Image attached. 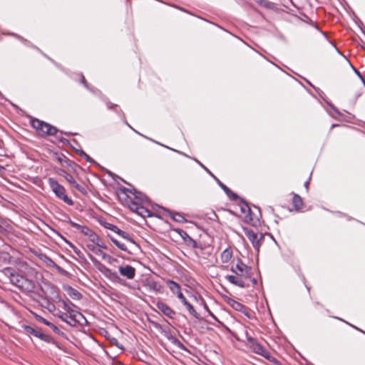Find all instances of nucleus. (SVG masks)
Returning a JSON list of instances; mask_svg holds the SVG:
<instances>
[{
    "instance_id": "obj_1",
    "label": "nucleus",
    "mask_w": 365,
    "mask_h": 365,
    "mask_svg": "<svg viewBox=\"0 0 365 365\" xmlns=\"http://www.w3.org/2000/svg\"><path fill=\"white\" fill-rule=\"evenodd\" d=\"M9 282L24 293L34 292L36 286L38 272L26 262H20L17 270L7 267L0 270Z\"/></svg>"
},
{
    "instance_id": "obj_2",
    "label": "nucleus",
    "mask_w": 365,
    "mask_h": 365,
    "mask_svg": "<svg viewBox=\"0 0 365 365\" xmlns=\"http://www.w3.org/2000/svg\"><path fill=\"white\" fill-rule=\"evenodd\" d=\"M30 122L31 126L36 130L40 135H54L58 132L56 127L37 118H32Z\"/></svg>"
},
{
    "instance_id": "obj_3",
    "label": "nucleus",
    "mask_w": 365,
    "mask_h": 365,
    "mask_svg": "<svg viewBox=\"0 0 365 365\" xmlns=\"http://www.w3.org/2000/svg\"><path fill=\"white\" fill-rule=\"evenodd\" d=\"M48 182L51 190L55 193L57 197L62 200L68 205H73V201L65 193L66 190L63 186L53 178H49Z\"/></svg>"
},
{
    "instance_id": "obj_4",
    "label": "nucleus",
    "mask_w": 365,
    "mask_h": 365,
    "mask_svg": "<svg viewBox=\"0 0 365 365\" xmlns=\"http://www.w3.org/2000/svg\"><path fill=\"white\" fill-rule=\"evenodd\" d=\"M123 193L127 195V192H130V194L134 195V199H132L128 195H127V203L128 205L132 202H137L140 205L147 203L148 200L147 197L141 192L138 191L135 187H132L130 188L123 187L121 189Z\"/></svg>"
},
{
    "instance_id": "obj_5",
    "label": "nucleus",
    "mask_w": 365,
    "mask_h": 365,
    "mask_svg": "<svg viewBox=\"0 0 365 365\" xmlns=\"http://www.w3.org/2000/svg\"><path fill=\"white\" fill-rule=\"evenodd\" d=\"M251 267L245 264L240 259L235 266L231 267V271L243 279L251 278Z\"/></svg>"
},
{
    "instance_id": "obj_6",
    "label": "nucleus",
    "mask_w": 365,
    "mask_h": 365,
    "mask_svg": "<svg viewBox=\"0 0 365 365\" xmlns=\"http://www.w3.org/2000/svg\"><path fill=\"white\" fill-rule=\"evenodd\" d=\"M243 231L245 235L249 239V240L252 242L254 248L257 250H259V248L261 245V241L263 240L262 234H258L255 232L254 230L244 227Z\"/></svg>"
},
{
    "instance_id": "obj_7",
    "label": "nucleus",
    "mask_w": 365,
    "mask_h": 365,
    "mask_svg": "<svg viewBox=\"0 0 365 365\" xmlns=\"http://www.w3.org/2000/svg\"><path fill=\"white\" fill-rule=\"evenodd\" d=\"M83 322H86V319L81 312L75 310L68 312L66 324L76 327L78 324H83Z\"/></svg>"
},
{
    "instance_id": "obj_8",
    "label": "nucleus",
    "mask_w": 365,
    "mask_h": 365,
    "mask_svg": "<svg viewBox=\"0 0 365 365\" xmlns=\"http://www.w3.org/2000/svg\"><path fill=\"white\" fill-rule=\"evenodd\" d=\"M247 341L249 343L250 348L253 352L261 356L267 354V349H265L261 344L259 343L257 339L250 336H247Z\"/></svg>"
},
{
    "instance_id": "obj_9",
    "label": "nucleus",
    "mask_w": 365,
    "mask_h": 365,
    "mask_svg": "<svg viewBox=\"0 0 365 365\" xmlns=\"http://www.w3.org/2000/svg\"><path fill=\"white\" fill-rule=\"evenodd\" d=\"M155 327L160 330V332L166 337L173 344L177 346L179 348H184V345L175 337L174 336L170 330L169 329H163V327L158 324L155 323Z\"/></svg>"
},
{
    "instance_id": "obj_10",
    "label": "nucleus",
    "mask_w": 365,
    "mask_h": 365,
    "mask_svg": "<svg viewBox=\"0 0 365 365\" xmlns=\"http://www.w3.org/2000/svg\"><path fill=\"white\" fill-rule=\"evenodd\" d=\"M238 200H240V206L241 212L244 214L247 213L245 215L246 221L250 222L252 225H255V222L259 220L258 217L256 216L255 219L252 217L251 209L245 200H244L242 198H240V197Z\"/></svg>"
},
{
    "instance_id": "obj_11",
    "label": "nucleus",
    "mask_w": 365,
    "mask_h": 365,
    "mask_svg": "<svg viewBox=\"0 0 365 365\" xmlns=\"http://www.w3.org/2000/svg\"><path fill=\"white\" fill-rule=\"evenodd\" d=\"M103 226L105 228L108 229V230L115 232L119 236H120L122 238L128 240L130 243H132L133 245H136L134 240L130 236V235L128 232H126L123 230H121L116 225H114L108 223V222H105Z\"/></svg>"
},
{
    "instance_id": "obj_12",
    "label": "nucleus",
    "mask_w": 365,
    "mask_h": 365,
    "mask_svg": "<svg viewBox=\"0 0 365 365\" xmlns=\"http://www.w3.org/2000/svg\"><path fill=\"white\" fill-rule=\"evenodd\" d=\"M144 204L140 205L137 202H132L129 205V207L131 210L135 212L143 217H151L152 212L144 207Z\"/></svg>"
},
{
    "instance_id": "obj_13",
    "label": "nucleus",
    "mask_w": 365,
    "mask_h": 365,
    "mask_svg": "<svg viewBox=\"0 0 365 365\" xmlns=\"http://www.w3.org/2000/svg\"><path fill=\"white\" fill-rule=\"evenodd\" d=\"M169 289L173 294H176L177 297L182 302L186 299L185 297L181 292L180 286L178 283L173 280H168L167 282Z\"/></svg>"
},
{
    "instance_id": "obj_14",
    "label": "nucleus",
    "mask_w": 365,
    "mask_h": 365,
    "mask_svg": "<svg viewBox=\"0 0 365 365\" xmlns=\"http://www.w3.org/2000/svg\"><path fill=\"white\" fill-rule=\"evenodd\" d=\"M86 247L89 251L93 252L94 254H96L97 255L101 256L103 259L108 260L109 262H110L111 261H113V260H116L110 255H109L106 254V252H104L103 251H102L101 250V248L97 247L96 246H95L93 244H88L86 245Z\"/></svg>"
},
{
    "instance_id": "obj_15",
    "label": "nucleus",
    "mask_w": 365,
    "mask_h": 365,
    "mask_svg": "<svg viewBox=\"0 0 365 365\" xmlns=\"http://www.w3.org/2000/svg\"><path fill=\"white\" fill-rule=\"evenodd\" d=\"M119 272L127 279H133L135 275V269L131 265L127 264L125 266L119 267Z\"/></svg>"
},
{
    "instance_id": "obj_16",
    "label": "nucleus",
    "mask_w": 365,
    "mask_h": 365,
    "mask_svg": "<svg viewBox=\"0 0 365 365\" xmlns=\"http://www.w3.org/2000/svg\"><path fill=\"white\" fill-rule=\"evenodd\" d=\"M225 279L230 282L231 284L237 286L241 288H245L249 286V284H246L245 279L237 275H230L227 274L225 277Z\"/></svg>"
},
{
    "instance_id": "obj_17",
    "label": "nucleus",
    "mask_w": 365,
    "mask_h": 365,
    "mask_svg": "<svg viewBox=\"0 0 365 365\" xmlns=\"http://www.w3.org/2000/svg\"><path fill=\"white\" fill-rule=\"evenodd\" d=\"M157 308L162 312L168 317L173 319L175 314V312L168 304L163 302H158L156 304Z\"/></svg>"
},
{
    "instance_id": "obj_18",
    "label": "nucleus",
    "mask_w": 365,
    "mask_h": 365,
    "mask_svg": "<svg viewBox=\"0 0 365 365\" xmlns=\"http://www.w3.org/2000/svg\"><path fill=\"white\" fill-rule=\"evenodd\" d=\"M52 294H53V297H52L53 300L55 302H62L63 308L64 309V310L66 312H71V310H73L69 307V305L67 304V302L66 301L61 300L58 288L52 287Z\"/></svg>"
},
{
    "instance_id": "obj_19",
    "label": "nucleus",
    "mask_w": 365,
    "mask_h": 365,
    "mask_svg": "<svg viewBox=\"0 0 365 365\" xmlns=\"http://www.w3.org/2000/svg\"><path fill=\"white\" fill-rule=\"evenodd\" d=\"M36 319L38 322H41V323H43V324H44L46 325H47L48 327H49L56 334H58L60 336H63L65 335V334L63 331H61L58 329V327H56L53 323L48 322L47 319H44L43 317H41L39 315H36Z\"/></svg>"
},
{
    "instance_id": "obj_20",
    "label": "nucleus",
    "mask_w": 365,
    "mask_h": 365,
    "mask_svg": "<svg viewBox=\"0 0 365 365\" xmlns=\"http://www.w3.org/2000/svg\"><path fill=\"white\" fill-rule=\"evenodd\" d=\"M164 212H166L174 221L177 222H186L185 218L179 212H172L163 207H159Z\"/></svg>"
},
{
    "instance_id": "obj_21",
    "label": "nucleus",
    "mask_w": 365,
    "mask_h": 365,
    "mask_svg": "<svg viewBox=\"0 0 365 365\" xmlns=\"http://www.w3.org/2000/svg\"><path fill=\"white\" fill-rule=\"evenodd\" d=\"M217 184L219 186L224 190L227 197L231 200L236 201L238 200L239 196L233 192L229 187H227L225 184H223L220 180H217Z\"/></svg>"
},
{
    "instance_id": "obj_22",
    "label": "nucleus",
    "mask_w": 365,
    "mask_h": 365,
    "mask_svg": "<svg viewBox=\"0 0 365 365\" xmlns=\"http://www.w3.org/2000/svg\"><path fill=\"white\" fill-rule=\"evenodd\" d=\"M230 306L235 309L245 314L247 317H250L248 312H247V307L239 302L232 299L230 302Z\"/></svg>"
},
{
    "instance_id": "obj_23",
    "label": "nucleus",
    "mask_w": 365,
    "mask_h": 365,
    "mask_svg": "<svg viewBox=\"0 0 365 365\" xmlns=\"http://www.w3.org/2000/svg\"><path fill=\"white\" fill-rule=\"evenodd\" d=\"M24 329L25 332L28 334L33 335L37 338H39V335L41 334L42 330L38 327H33L29 325H24Z\"/></svg>"
},
{
    "instance_id": "obj_24",
    "label": "nucleus",
    "mask_w": 365,
    "mask_h": 365,
    "mask_svg": "<svg viewBox=\"0 0 365 365\" xmlns=\"http://www.w3.org/2000/svg\"><path fill=\"white\" fill-rule=\"evenodd\" d=\"M65 289L66 290L69 297L73 299L79 300L82 298V294L77 289L73 288L72 287L68 286Z\"/></svg>"
},
{
    "instance_id": "obj_25",
    "label": "nucleus",
    "mask_w": 365,
    "mask_h": 365,
    "mask_svg": "<svg viewBox=\"0 0 365 365\" xmlns=\"http://www.w3.org/2000/svg\"><path fill=\"white\" fill-rule=\"evenodd\" d=\"M71 225L73 227L78 230L81 232V233L85 236H88L89 234L92 232V230H91L88 227L79 225L76 222H71Z\"/></svg>"
},
{
    "instance_id": "obj_26",
    "label": "nucleus",
    "mask_w": 365,
    "mask_h": 365,
    "mask_svg": "<svg viewBox=\"0 0 365 365\" xmlns=\"http://www.w3.org/2000/svg\"><path fill=\"white\" fill-rule=\"evenodd\" d=\"M100 271L104 274L107 277L111 279H118V276L115 272H113L110 269L103 266V269H99Z\"/></svg>"
},
{
    "instance_id": "obj_27",
    "label": "nucleus",
    "mask_w": 365,
    "mask_h": 365,
    "mask_svg": "<svg viewBox=\"0 0 365 365\" xmlns=\"http://www.w3.org/2000/svg\"><path fill=\"white\" fill-rule=\"evenodd\" d=\"M232 257V250L229 248H226L221 253L220 259L223 263H227L231 259Z\"/></svg>"
},
{
    "instance_id": "obj_28",
    "label": "nucleus",
    "mask_w": 365,
    "mask_h": 365,
    "mask_svg": "<svg viewBox=\"0 0 365 365\" xmlns=\"http://www.w3.org/2000/svg\"><path fill=\"white\" fill-rule=\"evenodd\" d=\"M182 303L186 307L187 311L191 315H192L196 319H199L200 316L198 313L195 311L193 306L187 300V299H185Z\"/></svg>"
},
{
    "instance_id": "obj_29",
    "label": "nucleus",
    "mask_w": 365,
    "mask_h": 365,
    "mask_svg": "<svg viewBox=\"0 0 365 365\" xmlns=\"http://www.w3.org/2000/svg\"><path fill=\"white\" fill-rule=\"evenodd\" d=\"M292 204L297 210L301 209L303 205L302 197L299 195L294 194L292 198Z\"/></svg>"
},
{
    "instance_id": "obj_30",
    "label": "nucleus",
    "mask_w": 365,
    "mask_h": 365,
    "mask_svg": "<svg viewBox=\"0 0 365 365\" xmlns=\"http://www.w3.org/2000/svg\"><path fill=\"white\" fill-rule=\"evenodd\" d=\"M40 259L45 262L48 267H52V266L55 265V262L46 255H41Z\"/></svg>"
},
{
    "instance_id": "obj_31",
    "label": "nucleus",
    "mask_w": 365,
    "mask_h": 365,
    "mask_svg": "<svg viewBox=\"0 0 365 365\" xmlns=\"http://www.w3.org/2000/svg\"><path fill=\"white\" fill-rule=\"evenodd\" d=\"M148 286L150 290L159 292L161 289V286L155 281H150L148 283Z\"/></svg>"
},
{
    "instance_id": "obj_32",
    "label": "nucleus",
    "mask_w": 365,
    "mask_h": 365,
    "mask_svg": "<svg viewBox=\"0 0 365 365\" xmlns=\"http://www.w3.org/2000/svg\"><path fill=\"white\" fill-rule=\"evenodd\" d=\"M110 240L113 242V243L118 248H119L120 250H121L123 251H125V252L128 251L127 247L123 243H121L120 242H119L118 240H117L116 239H115L112 237H110Z\"/></svg>"
},
{
    "instance_id": "obj_33",
    "label": "nucleus",
    "mask_w": 365,
    "mask_h": 365,
    "mask_svg": "<svg viewBox=\"0 0 365 365\" xmlns=\"http://www.w3.org/2000/svg\"><path fill=\"white\" fill-rule=\"evenodd\" d=\"M175 231L179 234L185 242L190 237L187 232L182 229H175Z\"/></svg>"
},
{
    "instance_id": "obj_34",
    "label": "nucleus",
    "mask_w": 365,
    "mask_h": 365,
    "mask_svg": "<svg viewBox=\"0 0 365 365\" xmlns=\"http://www.w3.org/2000/svg\"><path fill=\"white\" fill-rule=\"evenodd\" d=\"M69 247H71L73 251L74 252V253L81 259H85V257H84V255L83 253L78 249L77 248L73 243L72 244H70V246Z\"/></svg>"
},
{
    "instance_id": "obj_35",
    "label": "nucleus",
    "mask_w": 365,
    "mask_h": 365,
    "mask_svg": "<svg viewBox=\"0 0 365 365\" xmlns=\"http://www.w3.org/2000/svg\"><path fill=\"white\" fill-rule=\"evenodd\" d=\"M88 237L89 240L91 242H93V245H94L95 243H98V240L100 239L98 235L96 232H94L93 230L89 234V235Z\"/></svg>"
},
{
    "instance_id": "obj_36",
    "label": "nucleus",
    "mask_w": 365,
    "mask_h": 365,
    "mask_svg": "<svg viewBox=\"0 0 365 365\" xmlns=\"http://www.w3.org/2000/svg\"><path fill=\"white\" fill-rule=\"evenodd\" d=\"M39 339L43 341L48 342V343L53 341V338L50 335L44 334L43 331L39 335Z\"/></svg>"
},
{
    "instance_id": "obj_37",
    "label": "nucleus",
    "mask_w": 365,
    "mask_h": 365,
    "mask_svg": "<svg viewBox=\"0 0 365 365\" xmlns=\"http://www.w3.org/2000/svg\"><path fill=\"white\" fill-rule=\"evenodd\" d=\"M257 3L259 4L261 6H262L263 7L267 8V9L272 8V3L268 0H258Z\"/></svg>"
},
{
    "instance_id": "obj_38",
    "label": "nucleus",
    "mask_w": 365,
    "mask_h": 365,
    "mask_svg": "<svg viewBox=\"0 0 365 365\" xmlns=\"http://www.w3.org/2000/svg\"><path fill=\"white\" fill-rule=\"evenodd\" d=\"M185 243L188 246L192 247V248L198 247L197 242L194 239H192L191 237L185 242Z\"/></svg>"
},
{
    "instance_id": "obj_39",
    "label": "nucleus",
    "mask_w": 365,
    "mask_h": 365,
    "mask_svg": "<svg viewBox=\"0 0 365 365\" xmlns=\"http://www.w3.org/2000/svg\"><path fill=\"white\" fill-rule=\"evenodd\" d=\"M263 357H264L265 359H267L269 361L273 362V363H274L276 364H279L278 360L276 359L274 357L272 356L270 353L269 352V351H267V354H265V356H263Z\"/></svg>"
},
{
    "instance_id": "obj_40",
    "label": "nucleus",
    "mask_w": 365,
    "mask_h": 365,
    "mask_svg": "<svg viewBox=\"0 0 365 365\" xmlns=\"http://www.w3.org/2000/svg\"><path fill=\"white\" fill-rule=\"evenodd\" d=\"M147 138L148 139V138ZM149 140H152L153 142H154V143H157V144H159V145H162V146H164V145H163V144H161V143H158V142H157V141H155V140H152V139H150V138H149ZM165 148H168V149H170V150H173V151H175V152H176V153H179V154H180V155H184V156H185V157H187V158H190L187 154H185V153H182V152H181V151H179V150H175V149L170 148H169V147H168V146H165Z\"/></svg>"
},
{
    "instance_id": "obj_41",
    "label": "nucleus",
    "mask_w": 365,
    "mask_h": 365,
    "mask_svg": "<svg viewBox=\"0 0 365 365\" xmlns=\"http://www.w3.org/2000/svg\"><path fill=\"white\" fill-rule=\"evenodd\" d=\"M64 178L70 184L73 185L76 183V180L71 174L65 173Z\"/></svg>"
},
{
    "instance_id": "obj_42",
    "label": "nucleus",
    "mask_w": 365,
    "mask_h": 365,
    "mask_svg": "<svg viewBox=\"0 0 365 365\" xmlns=\"http://www.w3.org/2000/svg\"><path fill=\"white\" fill-rule=\"evenodd\" d=\"M53 231L63 241L65 242L68 246H70V244H72L69 240H68L65 237H63L60 232L58 231L53 230Z\"/></svg>"
},
{
    "instance_id": "obj_43",
    "label": "nucleus",
    "mask_w": 365,
    "mask_h": 365,
    "mask_svg": "<svg viewBox=\"0 0 365 365\" xmlns=\"http://www.w3.org/2000/svg\"><path fill=\"white\" fill-rule=\"evenodd\" d=\"M68 312H61L59 314H58V317L64 322L66 323L67 318H68Z\"/></svg>"
},
{
    "instance_id": "obj_44",
    "label": "nucleus",
    "mask_w": 365,
    "mask_h": 365,
    "mask_svg": "<svg viewBox=\"0 0 365 365\" xmlns=\"http://www.w3.org/2000/svg\"><path fill=\"white\" fill-rule=\"evenodd\" d=\"M57 160L61 163H67L68 162L67 158L64 155H63V154L58 155Z\"/></svg>"
},
{
    "instance_id": "obj_45",
    "label": "nucleus",
    "mask_w": 365,
    "mask_h": 365,
    "mask_svg": "<svg viewBox=\"0 0 365 365\" xmlns=\"http://www.w3.org/2000/svg\"><path fill=\"white\" fill-rule=\"evenodd\" d=\"M11 36H15L16 38H17L18 39H19L21 41H22L23 43H24L26 45H29V42L24 38L23 37L19 36L18 34H11Z\"/></svg>"
},
{
    "instance_id": "obj_46",
    "label": "nucleus",
    "mask_w": 365,
    "mask_h": 365,
    "mask_svg": "<svg viewBox=\"0 0 365 365\" xmlns=\"http://www.w3.org/2000/svg\"><path fill=\"white\" fill-rule=\"evenodd\" d=\"M94 245L98 248L106 249L105 243L101 239H99L98 243H95Z\"/></svg>"
},
{
    "instance_id": "obj_47",
    "label": "nucleus",
    "mask_w": 365,
    "mask_h": 365,
    "mask_svg": "<svg viewBox=\"0 0 365 365\" xmlns=\"http://www.w3.org/2000/svg\"><path fill=\"white\" fill-rule=\"evenodd\" d=\"M73 185L75 187L76 189H77L78 191L81 192L82 193L86 192V190L78 183L76 182V183L73 184Z\"/></svg>"
},
{
    "instance_id": "obj_48",
    "label": "nucleus",
    "mask_w": 365,
    "mask_h": 365,
    "mask_svg": "<svg viewBox=\"0 0 365 365\" xmlns=\"http://www.w3.org/2000/svg\"><path fill=\"white\" fill-rule=\"evenodd\" d=\"M193 160L197 163L199 164L209 175H212V173L202 163H200L198 160L195 159V158H193Z\"/></svg>"
},
{
    "instance_id": "obj_49",
    "label": "nucleus",
    "mask_w": 365,
    "mask_h": 365,
    "mask_svg": "<svg viewBox=\"0 0 365 365\" xmlns=\"http://www.w3.org/2000/svg\"><path fill=\"white\" fill-rule=\"evenodd\" d=\"M336 319H339V320H341V321L344 322L346 324H347L350 325L351 327L354 328L355 329H356V330H358V331H361V332H362V333H364V334H365V331H362V330H361V329H360L359 328H358V327H355V326H354V325H352V324H349V322H346V321L343 320V319H341V318H339V317H336Z\"/></svg>"
},
{
    "instance_id": "obj_50",
    "label": "nucleus",
    "mask_w": 365,
    "mask_h": 365,
    "mask_svg": "<svg viewBox=\"0 0 365 365\" xmlns=\"http://www.w3.org/2000/svg\"><path fill=\"white\" fill-rule=\"evenodd\" d=\"M83 158H84V159L87 161V162H89L91 163H94V160L88 155V154H85V155L83 156Z\"/></svg>"
},
{
    "instance_id": "obj_51",
    "label": "nucleus",
    "mask_w": 365,
    "mask_h": 365,
    "mask_svg": "<svg viewBox=\"0 0 365 365\" xmlns=\"http://www.w3.org/2000/svg\"><path fill=\"white\" fill-rule=\"evenodd\" d=\"M81 83L84 85V86L87 88V89H89L90 90V88L84 78V76L82 75L81 76ZM91 91H92V89H91Z\"/></svg>"
},
{
    "instance_id": "obj_52",
    "label": "nucleus",
    "mask_w": 365,
    "mask_h": 365,
    "mask_svg": "<svg viewBox=\"0 0 365 365\" xmlns=\"http://www.w3.org/2000/svg\"><path fill=\"white\" fill-rule=\"evenodd\" d=\"M63 221L69 223L70 225H71V222H74L73 221L71 220L70 217L68 215H66V214L64 215V220H63Z\"/></svg>"
},
{
    "instance_id": "obj_53",
    "label": "nucleus",
    "mask_w": 365,
    "mask_h": 365,
    "mask_svg": "<svg viewBox=\"0 0 365 365\" xmlns=\"http://www.w3.org/2000/svg\"><path fill=\"white\" fill-rule=\"evenodd\" d=\"M205 309H206L208 311V312H209L210 315L213 319H215V320H217V318L215 317V315H214V314H212V313L209 310V309H208V307H207V304H205Z\"/></svg>"
},
{
    "instance_id": "obj_54",
    "label": "nucleus",
    "mask_w": 365,
    "mask_h": 365,
    "mask_svg": "<svg viewBox=\"0 0 365 365\" xmlns=\"http://www.w3.org/2000/svg\"><path fill=\"white\" fill-rule=\"evenodd\" d=\"M106 105H107V107H108V109H111V108H113L116 106V104H113V103H111L110 102H107Z\"/></svg>"
},
{
    "instance_id": "obj_55",
    "label": "nucleus",
    "mask_w": 365,
    "mask_h": 365,
    "mask_svg": "<svg viewBox=\"0 0 365 365\" xmlns=\"http://www.w3.org/2000/svg\"><path fill=\"white\" fill-rule=\"evenodd\" d=\"M76 153H77L79 155H81V157H83V155H85V154H86V153H85L83 150H81V149H80V150H76Z\"/></svg>"
},
{
    "instance_id": "obj_56",
    "label": "nucleus",
    "mask_w": 365,
    "mask_h": 365,
    "mask_svg": "<svg viewBox=\"0 0 365 365\" xmlns=\"http://www.w3.org/2000/svg\"><path fill=\"white\" fill-rule=\"evenodd\" d=\"M52 267H54V268H55L56 269H57L58 272H63V269H62L60 266H58V264H56V263H55V265H54V266H52Z\"/></svg>"
},
{
    "instance_id": "obj_57",
    "label": "nucleus",
    "mask_w": 365,
    "mask_h": 365,
    "mask_svg": "<svg viewBox=\"0 0 365 365\" xmlns=\"http://www.w3.org/2000/svg\"><path fill=\"white\" fill-rule=\"evenodd\" d=\"M329 105L335 113H336V111L339 110L333 104L329 103Z\"/></svg>"
},
{
    "instance_id": "obj_58",
    "label": "nucleus",
    "mask_w": 365,
    "mask_h": 365,
    "mask_svg": "<svg viewBox=\"0 0 365 365\" xmlns=\"http://www.w3.org/2000/svg\"><path fill=\"white\" fill-rule=\"evenodd\" d=\"M88 257L93 263L96 261V258L92 255L88 254Z\"/></svg>"
},
{
    "instance_id": "obj_59",
    "label": "nucleus",
    "mask_w": 365,
    "mask_h": 365,
    "mask_svg": "<svg viewBox=\"0 0 365 365\" xmlns=\"http://www.w3.org/2000/svg\"><path fill=\"white\" fill-rule=\"evenodd\" d=\"M309 180H308L307 181H306V182H304V187H305V188H306L307 191V190H308V189H309Z\"/></svg>"
},
{
    "instance_id": "obj_60",
    "label": "nucleus",
    "mask_w": 365,
    "mask_h": 365,
    "mask_svg": "<svg viewBox=\"0 0 365 365\" xmlns=\"http://www.w3.org/2000/svg\"><path fill=\"white\" fill-rule=\"evenodd\" d=\"M253 284H257V279L255 278H250Z\"/></svg>"
},
{
    "instance_id": "obj_61",
    "label": "nucleus",
    "mask_w": 365,
    "mask_h": 365,
    "mask_svg": "<svg viewBox=\"0 0 365 365\" xmlns=\"http://www.w3.org/2000/svg\"><path fill=\"white\" fill-rule=\"evenodd\" d=\"M337 126H339V124H336V123H334V124H332V125H331V129H332V128H335V127H337Z\"/></svg>"
},
{
    "instance_id": "obj_62",
    "label": "nucleus",
    "mask_w": 365,
    "mask_h": 365,
    "mask_svg": "<svg viewBox=\"0 0 365 365\" xmlns=\"http://www.w3.org/2000/svg\"><path fill=\"white\" fill-rule=\"evenodd\" d=\"M331 44H332V46L335 48V49L336 50V51H337L339 54H341V52H340V51H339V50L336 47V46H335L333 43H331Z\"/></svg>"
},
{
    "instance_id": "obj_63",
    "label": "nucleus",
    "mask_w": 365,
    "mask_h": 365,
    "mask_svg": "<svg viewBox=\"0 0 365 365\" xmlns=\"http://www.w3.org/2000/svg\"><path fill=\"white\" fill-rule=\"evenodd\" d=\"M125 124H126L128 127H130V128H132L135 132H136V133H137V131H136V130H134V129H133V128L130 125V124H128L126 121H125Z\"/></svg>"
},
{
    "instance_id": "obj_64",
    "label": "nucleus",
    "mask_w": 365,
    "mask_h": 365,
    "mask_svg": "<svg viewBox=\"0 0 365 365\" xmlns=\"http://www.w3.org/2000/svg\"><path fill=\"white\" fill-rule=\"evenodd\" d=\"M338 115H342L341 113L339 110H337L336 113Z\"/></svg>"
}]
</instances>
